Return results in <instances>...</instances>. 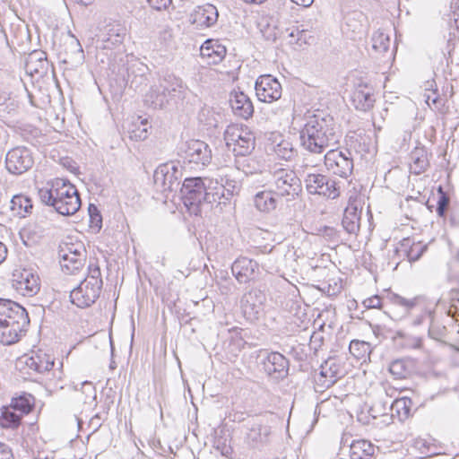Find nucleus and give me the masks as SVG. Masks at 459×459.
Segmentation results:
<instances>
[{
    "instance_id": "1",
    "label": "nucleus",
    "mask_w": 459,
    "mask_h": 459,
    "mask_svg": "<svg viewBox=\"0 0 459 459\" xmlns=\"http://www.w3.org/2000/svg\"><path fill=\"white\" fill-rule=\"evenodd\" d=\"M340 137L334 118L323 111L310 116L299 133L301 146L312 154H323L338 143Z\"/></svg>"
},
{
    "instance_id": "2",
    "label": "nucleus",
    "mask_w": 459,
    "mask_h": 459,
    "mask_svg": "<svg viewBox=\"0 0 459 459\" xmlns=\"http://www.w3.org/2000/svg\"><path fill=\"white\" fill-rule=\"evenodd\" d=\"M186 91V85L179 77L165 74L146 92L144 104L153 109H163L171 102L185 99Z\"/></svg>"
},
{
    "instance_id": "3",
    "label": "nucleus",
    "mask_w": 459,
    "mask_h": 459,
    "mask_svg": "<svg viewBox=\"0 0 459 459\" xmlns=\"http://www.w3.org/2000/svg\"><path fill=\"white\" fill-rule=\"evenodd\" d=\"M212 186V178H185L181 195L183 203L189 212L199 215L203 205L215 204L214 197H217V195L209 189Z\"/></svg>"
},
{
    "instance_id": "4",
    "label": "nucleus",
    "mask_w": 459,
    "mask_h": 459,
    "mask_svg": "<svg viewBox=\"0 0 459 459\" xmlns=\"http://www.w3.org/2000/svg\"><path fill=\"white\" fill-rule=\"evenodd\" d=\"M241 434L247 449L261 451L270 444L272 427L264 417L256 416L243 425Z\"/></svg>"
},
{
    "instance_id": "5",
    "label": "nucleus",
    "mask_w": 459,
    "mask_h": 459,
    "mask_svg": "<svg viewBox=\"0 0 459 459\" xmlns=\"http://www.w3.org/2000/svg\"><path fill=\"white\" fill-rule=\"evenodd\" d=\"M272 186L277 197L286 202L296 200L302 192L301 180L292 169L279 168L272 172Z\"/></svg>"
},
{
    "instance_id": "6",
    "label": "nucleus",
    "mask_w": 459,
    "mask_h": 459,
    "mask_svg": "<svg viewBox=\"0 0 459 459\" xmlns=\"http://www.w3.org/2000/svg\"><path fill=\"white\" fill-rule=\"evenodd\" d=\"M178 155L184 164L195 169H204L212 160V151L209 145L200 140H189L182 143L178 149Z\"/></svg>"
},
{
    "instance_id": "7",
    "label": "nucleus",
    "mask_w": 459,
    "mask_h": 459,
    "mask_svg": "<svg viewBox=\"0 0 459 459\" xmlns=\"http://www.w3.org/2000/svg\"><path fill=\"white\" fill-rule=\"evenodd\" d=\"M227 146L232 149L234 155H250L255 149V137L247 128L238 125H230L224 132Z\"/></svg>"
},
{
    "instance_id": "8",
    "label": "nucleus",
    "mask_w": 459,
    "mask_h": 459,
    "mask_svg": "<svg viewBox=\"0 0 459 459\" xmlns=\"http://www.w3.org/2000/svg\"><path fill=\"white\" fill-rule=\"evenodd\" d=\"M305 187L308 194L318 195L330 199H335L340 195V186L335 179L321 174L307 173L304 178Z\"/></svg>"
},
{
    "instance_id": "9",
    "label": "nucleus",
    "mask_w": 459,
    "mask_h": 459,
    "mask_svg": "<svg viewBox=\"0 0 459 459\" xmlns=\"http://www.w3.org/2000/svg\"><path fill=\"white\" fill-rule=\"evenodd\" d=\"M327 170L333 175L347 178L353 170V158L349 149H330L324 155Z\"/></svg>"
},
{
    "instance_id": "10",
    "label": "nucleus",
    "mask_w": 459,
    "mask_h": 459,
    "mask_svg": "<svg viewBox=\"0 0 459 459\" xmlns=\"http://www.w3.org/2000/svg\"><path fill=\"white\" fill-rule=\"evenodd\" d=\"M60 266L65 274H76L81 271L86 261V251L82 245H68L59 251Z\"/></svg>"
},
{
    "instance_id": "11",
    "label": "nucleus",
    "mask_w": 459,
    "mask_h": 459,
    "mask_svg": "<svg viewBox=\"0 0 459 459\" xmlns=\"http://www.w3.org/2000/svg\"><path fill=\"white\" fill-rule=\"evenodd\" d=\"M386 299L393 305L401 307L405 312H410L415 307H419L421 310L420 315L412 319V326L417 327L423 323L429 324L434 316V311L425 307L424 299L421 297L405 299L396 293L390 292L386 295Z\"/></svg>"
},
{
    "instance_id": "12",
    "label": "nucleus",
    "mask_w": 459,
    "mask_h": 459,
    "mask_svg": "<svg viewBox=\"0 0 459 459\" xmlns=\"http://www.w3.org/2000/svg\"><path fill=\"white\" fill-rule=\"evenodd\" d=\"M12 286L22 296L32 297L40 289L39 275L31 269H15L12 275Z\"/></svg>"
},
{
    "instance_id": "13",
    "label": "nucleus",
    "mask_w": 459,
    "mask_h": 459,
    "mask_svg": "<svg viewBox=\"0 0 459 459\" xmlns=\"http://www.w3.org/2000/svg\"><path fill=\"white\" fill-rule=\"evenodd\" d=\"M182 172L175 162H168L160 165L154 171L153 180L162 191H172L174 186L179 185Z\"/></svg>"
},
{
    "instance_id": "14",
    "label": "nucleus",
    "mask_w": 459,
    "mask_h": 459,
    "mask_svg": "<svg viewBox=\"0 0 459 459\" xmlns=\"http://www.w3.org/2000/svg\"><path fill=\"white\" fill-rule=\"evenodd\" d=\"M33 163L32 153L26 147H15L6 154V169L13 174L21 175L26 172L33 166Z\"/></svg>"
},
{
    "instance_id": "15",
    "label": "nucleus",
    "mask_w": 459,
    "mask_h": 459,
    "mask_svg": "<svg viewBox=\"0 0 459 459\" xmlns=\"http://www.w3.org/2000/svg\"><path fill=\"white\" fill-rule=\"evenodd\" d=\"M29 324L27 312L16 314L6 322L0 325V342L4 345H11L16 342L24 327Z\"/></svg>"
},
{
    "instance_id": "16",
    "label": "nucleus",
    "mask_w": 459,
    "mask_h": 459,
    "mask_svg": "<svg viewBox=\"0 0 459 459\" xmlns=\"http://www.w3.org/2000/svg\"><path fill=\"white\" fill-rule=\"evenodd\" d=\"M255 94L260 101L271 103L281 97L282 89L279 81L271 74H264L255 82Z\"/></svg>"
},
{
    "instance_id": "17",
    "label": "nucleus",
    "mask_w": 459,
    "mask_h": 459,
    "mask_svg": "<svg viewBox=\"0 0 459 459\" xmlns=\"http://www.w3.org/2000/svg\"><path fill=\"white\" fill-rule=\"evenodd\" d=\"M265 294L260 290H252L242 299V310L250 321L258 320L264 314Z\"/></svg>"
},
{
    "instance_id": "18",
    "label": "nucleus",
    "mask_w": 459,
    "mask_h": 459,
    "mask_svg": "<svg viewBox=\"0 0 459 459\" xmlns=\"http://www.w3.org/2000/svg\"><path fill=\"white\" fill-rule=\"evenodd\" d=\"M100 291L101 288L95 285V282L90 284L82 281L71 291L70 299L78 307H89L98 299Z\"/></svg>"
},
{
    "instance_id": "19",
    "label": "nucleus",
    "mask_w": 459,
    "mask_h": 459,
    "mask_svg": "<svg viewBox=\"0 0 459 459\" xmlns=\"http://www.w3.org/2000/svg\"><path fill=\"white\" fill-rule=\"evenodd\" d=\"M361 212V201L357 197H350L342 220V226L348 234L358 235L360 229Z\"/></svg>"
},
{
    "instance_id": "20",
    "label": "nucleus",
    "mask_w": 459,
    "mask_h": 459,
    "mask_svg": "<svg viewBox=\"0 0 459 459\" xmlns=\"http://www.w3.org/2000/svg\"><path fill=\"white\" fill-rule=\"evenodd\" d=\"M264 372L275 379L283 378L289 370V360L280 352H267L262 361Z\"/></svg>"
},
{
    "instance_id": "21",
    "label": "nucleus",
    "mask_w": 459,
    "mask_h": 459,
    "mask_svg": "<svg viewBox=\"0 0 459 459\" xmlns=\"http://www.w3.org/2000/svg\"><path fill=\"white\" fill-rule=\"evenodd\" d=\"M231 272L239 283H246L255 278L259 272V265L252 259L240 256L232 264Z\"/></svg>"
},
{
    "instance_id": "22",
    "label": "nucleus",
    "mask_w": 459,
    "mask_h": 459,
    "mask_svg": "<svg viewBox=\"0 0 459 459\" xmlns=\"http://www.w3.org/2000/svg\"><path fill=\"white\" fill-rule=\"evenodd\" d=\"M126 35V29L121 24H110L105 27L97 42L99 48L112 49L120 46Z\"/></svg>"
},
{
    "instance_id": "23",
    "label": "nucleus",
    "mask_w": 459,
    "mask_h": 459,
    "mask_svg": "<svg viewBox=\"0 0 459 459\" xmlns=\"http://www.w3.org/2000/svg\"><path fill=\"white\" fill-rule=\"evenodd\" d=\"M212 186H210V190L213 191L214 194L217 195L215 198V203L221 204H225L235 194H238L240 190V184L238 181L234 179H230L227 177L225 178H221V182L217 179L212 178Z\"/></svg>"
},
{
    "instance_id": "24",
    "label": "nucleus",
    "mask_w": 459,
    "mask_h": 459,
    "mask_svg": "<svg viewBox=\"0 0 459 459\" xmlns=\"http://www.w3.org/2000/svg\"><path fill=\"white\" fill-rule=\"evenodd\" d=\"M341 376V367L333 359L325 360L321 365L319 375L316 377V384L322 389L333 385Z\"/></svg>"
},
{
    "instance_id": "25",
    "label": "nucleus",
    "mask_w": 459,
    "mask_h": 459,
    "mask_svg": "<svg viewBox=\"0 0 459 459\" xmlns=\"http://www.w3.org/2000/svg\"><path fill=\"white\" fill-rule=\"evenodd\" d=\"M217 8L211 4L197 6L191 15V22L198 29H204L213 26L218 20Z\"/></svg>"
},
{
    "instance_id": "26",
    "label": "nucleus",
    "mask_w": 459,
    "mask_h": 459,
    "mask_svg": "<svg viewBox=\"0 0 459 459\" xmlns=\"http://www.w3.org/2000/svg\"><path fill=\"white\" fill-rule=\"evenodd\" d=\"M351 101L356 109L369 110L376 101L373 89L367 84H359L352 92Z\"/></svg>"
},
{
    "instance_id": "27",
    "label": "nucleus",
    "mask_w": 459,
    "mask_h": 459,
    "mask_svg": "<svg viewBox=\"0 0 459 459\" xmlns=\"http://www.w3.org/2000/svg\"><path fill=\"white\" fill-rule=\"evenodd\" d=\"M426 249V245H422L420 242L415 243L411 238H405L399 242L395 252L399 256L406 257L410 262H414L420 259Z\"/></svg>"
},
{
    "instance_id": "28",
    "label": "nucleus",
    "mask_w": 459,
    "mask_h": 459,
    "mask_svg": "<svg viewBox=\"0 0 459 459\" xmlns=\"http://www.w3.org/2000/svg\"><path fill=\"white\" fill-rule=\"evenodd\" d=\"M230 104L233 113L241 118L247 119L253 115V104L249 98L241 91L230 94Z\"/></svg>"
},
{
    "instance_id": "29",
    "label": "nucleus",
    "mask_w": 459,
    "mask_h": 459,
    "mask_svg": "<svg viewBox=\"0 0 459 459\" xmlns=\"http://www.w3.org/2000/svg\"><path fill=\"white\" fill-rule=\"evenodd\" d=\"M200 52L210 64H218L225 57L227 50L218 40L208 39L201 46Z\"/></svg>"
},
{
    "instance_id": "30",
    "label": "nucleus",
    "mask_w": 459,
    "mask_h": 459,
    "mask_svg": "<svg viewBox=\"0 0 459 459\" xmlns=\"http://www.w3.org/2000/svg\"><path fill=\"white\" fill-rule=\"evenodd\" d=\"M410 171L420 175L427 170L429 166L428 151L424 146L414 148L410 154Z\"/></svg>"
},
{
    "instance_id": "31",
    "label": "nucleus",
    "mask_w": 459,
    "mask_h": 459,
    "mask_svg": "<svg viewBox=\"0 0 459 459\" xmlns=\"http://www.w3.org/2000/svg\"><path fill=\"white\" fill-rule=\"evenodd\" d=\"M363 19V14L358 12H353L346 16L344 30L346 33H351L350 37L352 39L360 38L366 32Z\"/></svg>"
},
{
    "instance_id": "32",
    "label": "nucleus",
    "mask_w": 459,
    "mask_h": 459,
    "mask_svg": "<svg viewBox=\"0 0 459 459\" xmlns=\"http://www.w3.org/2000/svg\"><path fill=\"white\" fill-rule=\"evenodd\" d=\"M376 446L368 440H354L350 446L351 459H370L375 454Z\"/></svg>"
},
{
    "instance_id": "33",
    "label": "nucleus",
    "mask_w": 459,
    "mask_h": 459,
    "mask_svg": "<svg viewBox=\"0 0 459 459\" xmlns=\"http://www.w3.org/2000/svg\"><path fill=\"white\" fill-rule=\"evenodd\" d=\"M25 364L30 369L38 373H44L52 369L54 360L45 353H36L26 358Z\"/></svg>"
},
{
    "instance_id": "34",
    "label": "nucleus",
    "mask_w": 459,
    "mask_h": 459,
    "mask_svg": "<svg viewBox=\"0 0 459 459\" xmlns=\"http://www.w3.org/2000/svg\"><path fill=\"white\" fill-rule=\"evenodd\" d=\"M74 388V399L85 405H96L97 392L91 382L84 381L81 384V389Z\"/></svg>"
},
{
    "instance_id": "35",
    "label": "nucleus",
    "mask_w": 459,
    "mask_h": 459,
    "mask_svg": "<svg viewBox=\"0 0 459 459\" xmlns=\"http://www.w3.org/2000/svg\"><path fill=\"white\" fill-rule=\"evenodd\" d=\"M8 204L13 214L20 217H25L33 208L31 199L24 195L13 196Z\"/></svg>"
},
{
    "instance_id": "36",
    "label": "nucleus",
    "mask_w": 459,
    "mask_h": 459,
    "mask_svg": "<svg viewBox=\"0 0 459 459\" xmlns=\"http://www.w3.org/2000/svg\"><path fill=\"white\" fill-rule=\"evenodd\" d=\"M273 190L260 191L254 196V204L257 210L263 212H269L277 207V199Z\"/></svg>"
},
{
    "instance_id": "37",
    "label": "nucleus",
    "mask_w": 459,
    "mask_h": 459,
    "mask_svg": "<svg viewBox=\"0 0 459 459\" xmlns=\"http://www.w3.org/2000/svg\"><path fill=\"white\" fill-rule=\"evenodd\" d=\"M52 187H54L56 201L70 199L72 196L79 195L76 187L66 179H53Z\"/></svg>"
},
{
    "instance_id": "38",
    "label": "nucleus",
    "mask_w": 459,
    "mask_h": 459,
    "mask_svg": "<svg viewBox=\"0 0 459 459\" xmlns=\"http://www.w3.org/2000/svg\"><path fill=\"white\" fill-rule=\"evenodd\" d=\"M413 370V362L410 359H397L389 365V372L396 379L407 378Z\"/></svg>"
},
{
    "instance_id": "39",
    "label": "nucleus",
    "mask_w": 459,
    "mask_h": 459,
    "mask_svg": "<svg viewBox=\"0 0 459 459\" xmlns=\"http://www.w3.org/2000/svg\"><path fill=\"white\" fill-rule=\"evenodd\" d=\"M48 61L46 53L42 51H34L30 53L26 60V71L32 74H39L47 68Z\"/></svg>"
},
{
    "instance_id": "40",
    "label": "nucleus",
    "mask_w": 459,
    "mask_h": 459,
    "mask_svg": "<svg viewBox=\"0 0 459 459\" xmlns=\"http://www.w3.org/2000/svg\"><path fill=\"white\" fill-rule=\"evenodd\" d=\"M81 207V199L79 195L56 201L54 209L61 215L69 216L74 214Z\"/></svg>"
},
{
    "instance_id": "41",
    "label": "nucleus",
    "mask_w": 459,
    "mask_h": 459,
    "mask_svg": "<svg viewBox=\"0 0 459 459\" xmlns=\"http://www.w3.org/2000/svg\"><path fill=\"white\" fill-rule=\"evenodd\" d=\"M235 167L246 175H252L259 170L258 162L250 155H235Z\"/></svg>"
},
{
    "instance_id": "42",
    "label": "nucleus",
    "mask_w": 459,
    "mask_h": 459,
    "mask_svg": "<svg viewBox=\"0 0 459 459\" xmlns=\"http://www.w3.org/2000/svg\"><path fill=\"white\" fill-rule=\"evenodd\" d=\"M372 48L377 54H384L389 50L390 37L383 30H378L375 31L371 38Z\"/></svg>"
},
{
    "instance_id": "43",
    "label": "nucleus",
    "mask_w": 459,
    "mask_h": 459,
    "mask_svg": "<svg viewBox=\"0 0 459 459\" xmlns=\"http://www.w3.org/2000/svg\"><path fill=\"white\" fill-rule=\"evenodd\" d=\"M273 152L281 160H290L297 155V150L293 144L286 139L281 140L273 145Z\"/></svg>"
},
{
    "instance_id": "44",
    "label": "nucleus",
    "mask_w": 459,
    "mask_h": 459,
    "mask_svg": "<svg viewBox=\"0 0 459 459\" xmlns=\"http://www.w3.org/2000/svg\"><path fill=\"white\" fill-rule=\"evenodd\" d=\"M26 312L25 308L11 299H0V316L10 319L16 314Z\"/></svg>"
},
{
    "instance_id": "45",
    "label": "nucleus",
    "mask_w": 459,
    "mask_h": 459,
    "mask_svg": "<svg viewBox=\"0 0 459 459\" xmlns=\"http://www.w3.org/2000/svg\"><path fill=\"white\" fill-rule=\"evenodd\" d=\"M412 406V401L408 397H403L394 400L391 404V409L395 411L400 420L409 418Z\"/></svg>"
},
{
    "instance_id": "46",
    "label": "nucleus",
    "mask_w": 459,
    "mask_h": 459,
    "mask_svg": "<svg viewBox=\"0 0 459 459\" xmlns=\"http://www.w3.org/2000/svg\"><path fill=\"white\" fill-rule=\"evenodd\" d=\"M32 401L33 397L30 394H23L13 398L10 406L13 411H19L22 415L27 414L31 411Z\"/></svg>"
},
{
    "instance_id": "47",
    "label": "nucleus",
    "mask_w": 459,
    "mask_h": 459,
    "mask_svg": "<svg viewBox=\"0 0 459 459\" xmlns=\"http://www.w3.org/2000/svg\"><path fill=\"white\" fill-rule=\"evenodd\" d=\"M22 420V414H17L15 411L4 408L0 418V426L4 429H16Z\"/></svg>"
},
{
    "instance_id": "48",
    "label": "nucleus",
    "mask_w": 459,
    "mask_h": 459,
    "mask_svg": "<svg viewBox=\"0 0 459 459\" xmlns=\"http://www.w3.org/2000/svg\"><path fill=\"white\" fill-rule=\"evenodd\" d=\"M347 144L350 146V149H354L355 152H359L361 154L368 152L369 150V146L366 143L365 137L358 134H354V135L349 136Z\"/></svg>"
},
{
    "instance_id": "49",
    "label": "nucleus",
    "mask_w": 459,
    "mask_h": 459,
    "mask_svg": "<svg viewBox=\"0 0 459 459\" xmlns=\"http://www.w3.org/2000/svg\"><path fill=\"white\" fill-rule=\"evenodd\" d=\"M38 195L42 204L54 207L56 197L54 187H52V180L48 182L46 186L39 189Z\"/></svg>"
},
{
    "instance_id": "50",
    "label": "nucleus",
    "mask_w": 459,
    "mask_h": 459,
    "mask_svg": "<svg viewBox=\"0 0 459 459\" xmlns=\"http://www.w3.org/2000/svg\"><path fill=\"white\" fill-rule=\"evenodd\" d=\"M83 281H86L90 284L95 282V285L97 284L98 287L102 288V279H101V273L100 268L99 265L93 263H90L88 266V275L83 280Z\"/></svg>"
},
{
    "instance_id": "51",
    "label": "nucleus",
    "mask_w": 459,
    "mask_h": 459,
    "mask_svg": "<svg viewBox=\"0 0 459 459\" xmlns=\"http://www.w3.org/2000/svg\"><path fill=\"white\" fill-rule=\"evenodd\" d=\"M446 329L444 325H441L435 322L434 316L429 323L428 334L431 339L441 341L446 336Z\"/></svg>"
},
{
    "instance_id": "52",
    "label": "nucleus",
    "mask_w": 459,
    "mask_h": 459,
    "mask_svg": "<svg viewBox=\"0 0 459 459\" xmlns=\"http://www.w3.org/2000/svg\"><path fill=\"white\" fill-rule=\"evenodd\" d=\"M447 316H452L455 320H459V292H453L451 295V302L446 311Z\"/></svg>"
},
{
    "instance_id": "53",
    "label": "nucleus",
    "mask_w": 459,
    "mask_h": 459,
    "mask_svg": "<svg viewBox=\"0 0 459 459\" xmlns=\"http://www.w3.org/2000/svg\"><path fill=\"white\" fill-rule=\"evenodd\" d=\"M141 126L143 127H138L136 129L132 130L131 132V138H134L135 140H144L148 136V129H147V121L142 120Z\"/></svg>"
},
{
    "instance_id": "54",
    "label": "nucleus",
    "mask_w": 459,
    "mask_h": 459,
    "mask_svg": "<svg viewBox=\"0 0 459 459\" xmlns=\"http://www.w3.org/2000/svg\"><path fill=\"white\" fill-rule=\"evenodd\" d=\"M141 126L143 127H138L136 129L132 130L131 132V138H134L135 140H144L148 136V129H147V121L142 120Z\"/></svg>"
},
{
    "instance_id": "55",
    "label": "nucleus",
    "mask_w": 459,
    "mask_h": 459,
    "mask_svg": "<svg viewBox=\"0 0 459 459\" xmlns=\"http://www.w3.org/2000/svg\"><path fill=\"white\" fill-rule=\"evenodd\" d=\"M449 204V197L442 191L437 201V212L440 217L445 216L447 206Z\"/></svg>"
},
{
    "instance_id": "56",
    "label": "nucleus",
    "mask_w": 459,
    "mask_h": 459,
    "mask_svg": "<svg viewBox=\"0 0 459 459\" xmlns=\"http://www.w3.org/2000/svg\"><path fill=\"white\" fill-rule=\"evenodd\" d=\"M89 212L91 216V224H93L95 227L100 228L102 223V217L99 212L97 207L94 205H90Z\"/></svg>"
},
{
    "instance_id": "57",
    "label": "nucleus",
    "mask_w": 459,
    "mask_h": 459,
    "mask_svg": "<svg viewBox=\"0 0 459 459\" xmlns=\"http://www.w3.org/2000/svg\"><path fill=\"white\" fill-rule=\"evenodd\" d=\"M366 308H380L382 306L381 298L377 295L366 299L363 301Z\"/></svg>"
},
{
    "instance_id": "58",
    "label": "nucleus",
    "mask_w": 459,
    "mask_h": 459,
    "mask_svg": "<svg viewBox=\"0 0 459 459\" xmlns=\"http://www.w3.org/2000/svg\"><path fill=\"white\" fill-rule=\"evenodd\" d=\"M321 231L322 235L329 240L337 241L339 239V231L333 227H325Z\"/></svg>"
},
{
    "instance_id": "59",
    "label": "nucleus",
    "mask_w": 459,
    "mask_h": 459,
    "mask_svg": "<svg viewBox=\"0 0 459 459\" xmlns=\"http://www.w3.org/2000/svg\"><path fill=\"white\" fill-rule=\"evenodd\" d=\"M304 26L301 25L300 27L298 26L296 28H293V29H287L286 30V32H288V37L290 38V40H289V43L290 44H294L296 39H297V37H299V34H302V32H304Z\"/></svg>"
},
{
    "instance_id": "60",
    "label": "nucleus",
    "mask_w": 459,
    "mask_h": 459,
    "mask_svg": "<svg viewBox=\"0 0 459 459\" xmlns=\"http://www.w3.org/2000/svg\"><path fill=\"white\" fill-rule=\"evenodd\" d=\"M150 6L155 10L166 9L170 4L171 0H146Z\"/></svg>"
},
{
    "instance_id": "61",
    "label": "nucleus",
    "mask_w": 459,
    "mask_h": 459,
    "mask_svg": "<svg viewBox=\"0 0 459 459\" xmlns=\"http://www.w3.org/2000/svg\"><path fill=\"white\" fill-rule=\"evenodd\" d=\"M323 336L318 333H313V334L310 337V347L311 349H314L315 351H317L318 348L321 347L323 343Z\"/></svg>"
},
{
    "instance_id": "62",
    "label": "nucleus",
    "mask_w": 459,
    "mask_h": 459,
    "mask_svg": "<svg viewBox=\"0 0 459 459\" xmlns=\"http://www.w3.org/2000/svg\"><path fill=\"white\" fill-rule=\"evenodd\" d=\"M0 459H13L12 449L4 443H0Z\"/></svg>"
},
{
    "instance_id": "63",
    "label": "nucleus",
    "mask_w": 459,
    "mask_h": 459,
    "mask_svg": "<svg viewBox=\"0 0 459 459\" xmlns=\"http://www.w3.org/2000/svg\"><path fill=\"white\" fill-rule=\"evenodd\" d=\"M71 39H72L71 44L74 45L75 47L78 48L77 53L79 55V61L82 62L84 59V55H83V49L80 44V41L74 35H71Z\"/></svg>"
},
{
    "instance_id": "64",
    "label": "nucleus",
    "mask_w": 459,
    "mask_h": 459,
    "mask_svg": "<svg viewBox=\"0 0 459 459\" xmlns=\"http://www.w3.org/2000/svg\"><path fill=\"white\" fill-rule=\"evenodd\" d=\"M308 31V29H305L304 28V32H302V34H299V37H297V39L295 41V44L299 45V46H302V44H307L309 43L308 39H312L311 36H309V38H307V33Z\"/></svg>"
}]
</instances>
